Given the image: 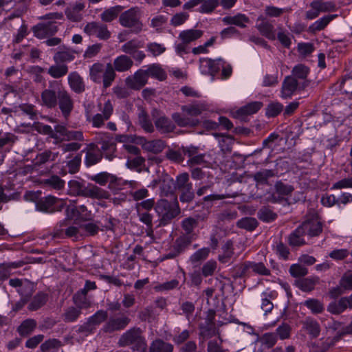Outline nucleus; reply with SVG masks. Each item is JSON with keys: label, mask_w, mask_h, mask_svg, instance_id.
Returning a JSON list of instances; mask_svg holds the SVG:
<instances>
[{"label": "nucleus", "mask_w": 352, "mask_h": 352, "mask_svg": "<svg viewBox=\"0 0 352 352\" xmlns=\"http://www.w3.org/2000/svg\"><path fill=\"white\" fill-rule=\"evenodd\" d=\"M41 104L48 109L58 107L67 120L74 107V101L60 81L52 80L41 93Z\"/></svg>", "instance_id": "obj_1"}, {"label": "nucleus", "mask_w": 352, "mask_h": 352, "mask_svg": "<svg viewBox=\"0 0 352 352\" xmlns=\"http://www.w3.org/2000/svg\"><path fill=\"white\" fill-rule=\"evenodd\" d=\"M68 194L93 199H109L111 194L109 191L84 180H70L68 182Z\"/></svg>", "instance_id": "obj_2"}, {"label": "nucleus", "mask_w": 352, "mask_h": 352, "mask_svg": "<svg viewBox=\"0 0 352 352\" xmlns=\"http://www.w3.org/2000/svg\"><path fill=\"white\" fill-rule=\"evenodd\" d=\"M182 113H174L172 119L180 127H193L199 124V120L195 117L200 115L204 107L200 104L183 105L181 107Z\"/></svg>", "instance_id": "obj_3"}, {"label": "nucleus", "mask_w": 352, "mask_h": 352, "mask_svg": "<svg viewBox=\"0 0 352 352\" xmlns=\"http://www.w3.org/2000/svg\"><path fill=\"white\" fill-rule=\"evenodd\" d=\"M118 344L121 347L130 346L133 351L146 352L147 350L146 339L139 327H133L124 333L120 336Z\"/></svg>", "instance_id": "obj_4"}, {"label": "nucleus", "mask_w": 352, "mask_h": 352, "mask_svg": "<svg viewBox=\"0 0 352 352\" xmlns=\"http://www.w3.org/2000/svg\"><path fill=\"white\" fill-rule=\"evenodd\" d=\"M155 209L160 217V224L164 226L168 224L171 219L180 213V208L176 199L173 203L166 199H160L157 201Z\"/></svg>", "instance_id": "obj_5"}, {"label": "nucleus", "mask_w": 352, "mask_h": 352, "mask_svg": "<svg viewBox=\"0 0 352 352\" xmlns=\"http://www.w3.org/2000/svg\"><path fill=\"white\" fill-rule=\"evenodd\" d=\"M121 25L124 28H131L135 34L140 32L142 30V23L140 21V12L138 7H133L122 12L119 18Z\"/></svg>", "instance_id": "obj_6"}, {"label": "nucleus", "mask_w": 352, "mask_h": 352, "mask_svg": "<svg viewBox=\"0 0 352 352\" xmlns=\"http://www.w3.org/2000/svg\"><path fill=\"white\" fill-rule=\"evenodd\" d=\"M204 34V31L197 29H188L180 32L178 38L181 43H176L175 45V51L177 54L188 53V45L200 38Z\"/></svg>", "instance_id": "obj_7"}, {"label": "nucleus", "mask_w": 352, "mask_h": 352, "mask_svg": "<svg viewBox=\"0 0 352 352\" xmlns=\"http://www.w3.org/2000/svg\"><path fill=\"white\" fill-rule=\"evenodd\" d=\"M65 205V202L64 200L52 195L41 197L36 201V210L45 213H53L56 211H60L64 208Z\"/></svg>", "instance_id": "obj_8"}, {"label": "nucleus", "mask_w": 352, "mask_h": 352, "mask_svg": "<svg viewBox=\"0 0 352 352\" xmlns=\"http://www.w3.org/2000/svg\"><path fill=\"white\" fill-rule=\"evenodd\" d=\"M309 81L300 82L294 76H287L283 81L280 96L290 98L296 91L304 90L309 85Z\"/></svg>", "instance_id": "obj_9"}, {"label": "nucleus", "mask_w": 352, "mask_h": 352, "mask_svg": "<svg viewBox=\"0 0 352 352\" xmlns=\"http://www.w3.org/2000/svg\"><path fill=\"white\" fill-rule=\"evenodd\" d=\"M96 142L100 144V153L102 155L109 160H111L115 157L116 150V144L113 138L110 137L107 133H99L96 137Z\"/></svg>", "instance_id": "obj_10"}, {"label": "nucleus", "mask_w": 352, "mask_h": 352, "mask_svg": "<svg viewBox=\"0 0 352 352\" xmlns=\"http://www.w3.org/2000/svg\"><path fill=\"white\" fill-rule=\"evenodd\" d=\"M300 226L304 234L309 237L318 236L322 232V223L316 214L309 215Z\"/></svg>", "instance_id": "obj_11"}, {"label": "nucleus", "mask_w": 352, "mask_h": 352, "mask_svg": "<svg viewBox=\"0 0 352 352\" xmlns=\"http://www.w3.org/2000/svg\"><path fill=\"white\" fill-rule=\"evenodd\" d=\"M151 115L154 120L155 126L160 133H168L173 131L175 126L169 118L157 109H153Z\"/></svg>", "instance_id": "obj_12"}, {"label": "nucleus", "mask_w": 352, "mask_h": 352, "mask_svg": "<svg viewBox=\"0 0 352 352\" xmlns=\"http://www.w3.org/2000/svg\"><path fill=\"white\" fill-rule=\"evenodd\" d=\"M142 47V43L138 39H131L121 47L122 52L126 54H129L135 61L141 63L146 57V55L143 51L139 49Z\"/></svg>", "instance_id": "obj_13"}, {"label": "nucleus", "mask_w": 352, "mask_h": 352, "mask_svg": "<svg viewBox=\"0 0 352 352\" xmlns=\"http://www.w3.org/2000/svg\"><path fill=\"white\" fill-rule=\"evenodd\" d=\"M148 79L145 70L140 69L134 74L127 76L124 82L131 89L140 90L146 85Z\"/></svg>", "instance_id": "obj_14"}, {"label": "nucleus", "mask_w": 352, "mask_h": 352, "mask_svg": "<svg viewBox=\"0 0 352 352\" xmlns=\"http://www.w3.org/2000/svg\"><path fill=\"white\" fill-rule=\"evenodd\" d=\"M58 30L56 23L54 21L39 23L32 28L34 36L40 39L54 35Z\"/></svg>", "instance_id": "obj_15"}, {"label": "nucleus", "mask_w": 352, "mask_h": 352, "mask_svg": "<svg viewBox=\"0 0 352 352\" xmlns=\"http://www.w3.org/2000/svg\"><path fill=\"white\" fill-rule=\"evenodd\" d=\"M84 32L89 36L96 35L102 40H107L111 36L107 26L96 21L88 23L84 28Z\"/></svg>", "instance_id": "obj_16"}, {"label": "nucleus", "mask_w": 352, "mask_h": 352, "mask_svg": "<svg viewBox=\"0 0 352 352\" xmlns=\"http://www.w3.org/2000/svg\"><path fill=\"white\" fill-rule=\"evenodd\" d=\"M131 320L126 316L112 317L104 324L102 331L104 333H112L124 329L130 322Z\"/></svg>", "instance_id": "obj_17"}, {"label": "nucleus", "mask_w": 352, "mask_h": 352, "mask_svg": "<svg viewBox=\"0 0 352 352\" xmlns=\"http://www.w3.org/2000/svg\"><path fill=\"white\" fill-rule=\"evenodd\" d=\"M352 309V294L349 296L340 298L338 300L331 302L327 306V311L334 315H339L346 309Z\"/></svg>", "instance_id": "obj_18"}, {"label": "nucleus", "mask_w": 352, "mask_h": 352, "mask_svg": "<svg viewBox=\"0 0 352 352\" xmlns=\"http://www.w3.org/2000/svg\"><path fill=\"white\" fill-rule=\"evenodd\" d=\"M223 65V60L218 58L212 60L210 58H201L200 68L203 74H208L214 76L221 69V66Z\"/></svg>", "instance_id": "obj_19"}, {"label": "nucleus", "mask_w": 352, "mask_h": 352, "mask_svg": "<svg viewBox=\"0 0 352 352\" xmlns=\"http://www.w3.org/2000/svg\"><path fill=\"white\" fill-rule=\"evenodd\" d=\"M256 28L267 38L270 40L276 39L274 25L263 16L261 15L258 17Z\"/></svg>", "instance_id": "obj_20"}, {"label": "nucleus", "mask_w": 352, "mask_h": 352, "mask_svg": "<svg viewBox=\"0 0 352 352\" xmlns=\"http://www.w3.org/2000/svg\"><path fill=\"white\" fill-rule=\"evenodd\" d=\"M68 84L70 89L76 94H80L85 91V84L82 78L76 72L68 75Z\"/></svg>", "instance_id": "obj_21"}, {"label": "nucleus", "mask_w": 352, "mask_h": 352, "mask_svg": "<svg viewBox=\"0 0 352 352\" xmlns=\"http://www.w3.org/2000/svg\"><path fill=\"white\" fill-rule=\"evenodd\" d=\"M114 69L118 72H125L129 71L133 65V59L126 54L116 57L112 64Z\"/></svg>", "instance_id": "obj_22"}, {"label": "nucleus", "mask_w": 352, "mask_h": 352, "mask_svg": "<svg viewBox=\"0 0 352 352\" xmlns=\"http://www.w3.org/2000/svg\"><path fill=\"white\" fill-rule=\"evenodd\" d=\"M97 145L94 143L88 145L85 162L87 166H93L100 162L102 158V153L96 151Z\"/></svg>", "instance_id": "obj_23"}, {"label": "nucleus", "mask_w": 352, "mask_h": 352, "mask_svg": "<svg viewBox=\"0 0 352 352\" xmlns=\"http://www.w3.org/2000/svg\"><path fill=\"white\" fill-rule=\"evenodd\" d=\"M224 25H234L241 28H246V23L250 22V19L244 14L238 13L234 16H226L222 19Z\"/></svg>", "instance_id": "obj_24"}, {"label": "nucleus", "mask_w": 352, "mask_h": 352, "mask_svg": "<svg viewBox=\"0 0 352 352\" xmlns=\"http://www.w3.org/2000/svg\"><path fill=\"white\" fill-rule=\"evenodd\" d=\"M85 8L82 3H76L72 7L65 10V14L68 19L73 22L80 21L82 19L81 11Z\"/></svg>", "instance_id": "obj_25"}, {"label": "nucleus", "mask_w": 352, "mask_h": 352, "mask_svg": "<svg viewBox=\"0 0 352 352\" xmlns=\"http://www.w3.org/2000/svg\"><path fill=\"white\" fill-rule=\"evenodd\" d=\"M192 239V236L182 234L176 239L173 248L180 255L188 248L191 244Z\"/></svg>", "instance_id": "obj_26"}, {"label": "nucleus", "mask_w": 352, "mask_h": 352, "mask_svg": "<svg viewBox=\"0 0 352 352\" xmlns=\"http://www.w3.org/2000/svg\"><path fill=\"white\" fill-rule=\"evenodd\" d=\"M173 345L162 339L153 340L149 346V352H173Z\"/></svg>", "instance_id": "obj_27"}, {"label": "nucleus", "mask_w": 352, "mask_h": 352, "mask_svg": "<svg viewBox=\"0 0 352 352\" xmlns=\"http://www.w3.org/2000/svg\"><path fill=\"white\" fill-rule=\"evenodd\" d=\"M116 72L111 63H107L105 65L102 76V82L104 89L109 87L112 85L116 77Z\"/></svg>", "instance_id": "obj_28"}, {"label": "nucleus", "mask_w": 352, "mask_h": 352, "mask_svg": "<svg viewBox=\"0 0 352 352\" xmlns=\"http://www.w3.org/2000/svg\"><path fill=\"white\" fill-rule=\"evenodd\" d=\"M142 144L144 150L156 154L161 153L166 146L165 142L162 140L148 141L144 139Z\"/></svg>", "instance_id": "obj_29"}, {"label": "nucleus", "mask_w": 352, "mask_h": 352, "mask_svg": "<svg viewBox=\"0 0 352 352\" xmlns=\"http://www.w3.org/2000/svg\"><path fill=\"white\" fill-rule=\"evenodd\" d=\"M336 16V14H331L319 19L309 27V31L315 34L317 32L324 30L327 26V25Z\"/></svg>", "instance_id": "obj_30"}, {"label": "nucleus", "mask_w": 352, "mask_h": 352, "mask_svg": "<svg viewBox=\"0 0 352 352\" xmlns=\"http://www.w3.org/2000/svg\"><path fill=\"white\" fill-rule=\"evenodd\" d=\"M310 7L318 10L319 13L333 12L336 9V4L333 1H324V0H314L310 3Z\"/></svg>", "instance_id": "obj_31"}, {"label": "nucleus", "mask_w": 352, "mask_h": 352, "mask_svg": "<svg viewBox=\"0 0 352 352\" xmlns=\"http://www.w3.org/2000/svg\"><path fill=\"white\" fill-rule=\"evenodd\" d=\"M304 231H302L300 226H299L289 236V244L293 247H298L306 243L304 239Z\"/></svg>", "instance_id": "obj_32"}, {"label": "nucleus", "mask_w": 352, "mask_h": 352, "mask_svg": "<svg viewBox=\"0 0 352 352\" xmlns=\"http://www.w3.org/2000/svg\"><path fill=\"white\" fill-rule=\"evenodd\" d=\"M24 263L22 261L3 263L0 266V281L8 278L12 269L21 267Z\"/></svg>", "instance_id": "obj_33"}, {"label": "nucleus", "mask_w": 352, "mask_h": 352, "mask_svg": "<svg viewBox=\"0 0 352 352\" xmlns=\"http://www.w3.org/2000/svg\"><path fill=\"white\" fill-rule=\"evenodd\" d=\"M138 123L147 133H153L155 130L149 116L143 109H141L138 113Z\"/></svg>", "instance_id": "obj_34"}, {"label": "nucleus", "mask_w": 352, "mask_h": 352, "mask_svg": "<svg viewBox=\"0 0 352 352\" xmlns=\"http://www.w3.org/2000/svg\"><path fill=\"white\" fill-rule=\"evenodd\" d=\"M262 106L263 103L261 102L255 101L250 102L237 110L236 115L243 116L254 114L256 113Z\"/></svg>", "instance_id": "obj_35"}, {"label": "nucleus", "mask_w": 352, "mask_h": 352, "mask_svg": "<svg viewBox=\"0 0 352 352\" xmlns=\"http://www.w3.org/2000/svg\"><path fill=\"white\" fill-rule=\"evenodd\" d=\"M222 252L219 255V261L222 263H227L230 261L234 254L233 243L229 240L227 241L221 248Z\"/></svg>", "instance_id": "obj_36"}, {"label": "nucleus", "mask_w": 352, "mask_h": 352, "mask_svg": "<svg viewBox=\"0 0 352 352\" xmlns=\"http://www.w3.org/2000/svg\"><path fill=\"white\" fill-rule=\"evenodd\" d=\"M309 73V69L302 64H298L294 67L292 70V75L300 82L309 81L307 80V76Z\"/></svg>", "instance_id": "obj_37"}, {"label": "nucleus", "mask_w": 352, "mask_h": 352, "mask_svg": "<svg viewBox=\"0 0 352 352\" xmlns=\"http://www.w3.org/2000/svg\"><path fill=\"white\" fill-rule=\"evenodd\" d=\"M90 179L95 182L100 186H105L108 182L115 183L117 177L107 172H102L90 177Z\"/></svg>", "instance_id": "obj_38"}, {"label": "nucleus", "mask_w": 352, "mask_h": 352, "mask_svg": "<svg viewBox=\"0 0 352 352\" xmlns=\"http://www.w3.org/2000/svg\"><path fill=\"white\" fill-rule=\"evenodd\" d=\"M303 305L307 307L313 314H319L324 311V304L318 299L309 298L302 302Z\"/></svg>", "instance_id": "obj_39"}, {"label": "nucleus", "mask_w": 352, "mask_h": 352, "mask_svg": "<svg viewBox=\"0 0 352 352\" xmlns=\"http://www.w3.org/2000/svg\"><path fill=\"white\" fill-rule=\"evenodd\" d=\"M318 282L319 278L311 277L299 280L297 281L296 285L300 290L305 292H309L314 289L316 285L318 283Z\"/></svg>", "instance_id": "obj_40"}, {"label": "nucleus", "mask_w": 352, "mask_h": 352, "mask_svg": "<svg viewBox=\"0 0 352 352\" xmlns=\"http://www.w3.org/2000/svg\"><path fill=\"white\" fill-rule=\"evenodd\" d=\"M304 328L307 333L312 337L316 338L320 332V327L319 323L312 318H307L303 322Z\"/></svg>", "instance_id": "obj_41"}, {"label": "nucleus", "mask_w": 352, "mask_h": 352, "mask_svg": "<svg viewBox=\"0 0 352 352\" xmlns=\"http://www.w3.org/2000/svg\"><path fill=\"white\" fill-rule=\"evenodd\" d=\"M81 314L82 311L79 308L72 306L65 310L62 318L65 322H74L78 320Z\"/></svg>", "instance_id": "obj_42"}, {"label": "nucleus", "mask_w": 352, "mask_h": 352, "mask_svg": "<svg viewBox=\"0 0 352 352\" xmlns=\"http://www.w3.org/2000/svg\"><path fill=\"white\" fill-rule=\"evenodd\" d=\"M41 184L45 187L54 190H60L65 186V181L57 175H52L47 179H43Z\"/></svg>", "instance_id": "obj_43"}, {"label": "nucleus", "mask_w": 352, "mask_h": 352, "mask_svg": "<svg viewBox=\"0 0 352 352\" xmlns=\"http://www.w3.org/2000/svg\"><path fill=\"white\" fill-rule=\"evenodd\" d=\"M105 66L100 63H94L89 69V76L92 81L96 83L102 82V74Z\"/></svg>", "instance_id": "obj_44"}, {"label": "nucleus", "mask_w": 352, "mask_h": 352, "mask_svg": "<svg viewBox=\"0 0 352 352\" xmlns=\"http://www.w3.org/2000/svg\"><path fill=\"white\" fill-rule=\"evenodd\" d=\"M122 9L123 8L121 6L111 7L105 10L100 14V18L102 21L111 22L117 18L119 13L122 11Z\"/></svg>", "instance_id": "obj_45"}, {"label": "nucleus", "mask_w": 352, "mask_h": 352, "mask_svg": "<svg viewBox=\"0 0 352 352\" xmlns=\"http://www.w3.org/2000/svg\"><path fill=\"white\" fill-rule=\"evenodd\" d=\"M50 162L52 161L50 158L48 151L45 150L43 152L38 153L36 157L32 160V170H38L40 168L43 167V165Z\"/></svg>", "instance_id": "obj_46"}, {"label": "nucleus", "mask_w": 352, "mask_h": 352, "mask_svg": "<svg viewBox=\"0 0 352 352\" xmlns=\"http://www.w3.org/2000/svg\"><path fill=\"white\" fill-rule=\"evenodd\" d=\"M144 70L147 74L148 78L151 76L160 80H164L166 77L165 72L159 65L155 64L148 66V68Z\"/></svg>", "instance_id": "obj_47"}, {"label": "nucleus", "mask_w": 352, "mask_h": 352, "mask_svg": "<svg viewBox=\"0 0 352 352\" xmlns=\"http://www.w3.org/2000/svg\"><path fill=\"white\" fill-rule=\"evenodd\" d=\"M47 300V295L43 292L38 293L28 305L30 311H36L43 307Z\"/></svg>", "instance_id": "obj_48"}, {"label": "nucleus", "mask_w": 352, "mask_h": 352, "mask_svg": "<svg viewBox=\"0 0 352 352\" xmlns=\"http://www.w3.org/2000/svg\"><path fill=\"white\" fill-rule=\"evenodd\" d=\"M68 72V67L65 64L54 65L49 67L47 73L54 78H60Z\"/></svg>", "instance_id": "obj_49"}, {"label": "nucleus", "mask_w": 352, "mask_h": 352, "mask_svg": "<svg viewBox=\"0 0 352 352\" xmlns=\"http://www.w3.org/2000/svg\"><path fill=\"white\" fill-rule=\"evenodd\" d=\"M274 175V171L269 169H263L255 173L252 177L259 184H268V179Z\"/></svg>", "instance_id": "obj_50"}, {"label": "nucleus", "mask_w": 352, "mask_h": 352, "mask_svg": "<svg viewBox=\"0 0 352 352\" xmlns=\"http://www.w3.org/2000/svg\"><path fill=\"white\" fill-rule=\"evenodd\" d=\"M36 326V322L34 319H27L20 324L17 331L21 336H27L33 331Z\"/></svg>", "instance_id": "obj_51"}, {"label": "nucleus", "mask_w": 352, "mask_h": 352, "mask_svg": "<svg viewBox=\"0 0 352 352\" xmlns=\"http://www.w3.org/2000/svg\"><path fill=\"white\" fill-rule=\"evenodd\" d=\"M257 217L261 221L270 223L277 218V214L269 207L263 206L258 211Z\"/></svg>", "instance_id": "obj_52"}, {"label": "nucleus", "mask_w": 352, "mask_h": 352, "mask_svg": "<svg viewBox=\"0 0 352 352\" xmlns=\"http://www.w3.org/2000/svg\"><path fill=\"white\" fill-rule=\"evenodd\" d=\"M18 292L21 296V300L23 302V304H25L34 292V286L31 282L28 280H24V283L22 287H20Z\"/></svg>", "instance_id": "obj_53"}, {"label": "nucleus", "mask_w": 352, "mask_h": 352, "mask_svg": "<svg viewBox=\"0 0 352 352\" xmlns=\"http://www.w3.org/2000/svg\"><path fill=\"white\" fill-rule=\"evenodd\" d=\"M62 346L61 342L58 339H49L41 345V350L43 352H58Z\"/></svg>", "instance_id": "obj_54"}, {"label": "nucleus", "mask_w": 352, "mask_h": 352, "mask_svg": "<svg viewBox=\"0 0 352 352\" xmlns=\"http://www.w3.org/2000/svg\"><path fill=\"white\" fill-rule=\"evenodd\" d=\"M180 192L179 200L182 203L188 204L195 199V193L193 189L192 184H190L181 190H179Z\"/></svg>", "instance_id": "obj_55"}, {"label": "nucleus", "mask_w": 352, "mask_h": 352, "mask_svg": "<svg viewBox=\"0 0 352 352\" xmlns=\"http://www.w3.org/2000/svg\"><path fill=\"white\" fill-rule=\"evenodd\" d=\"M127 161L126 166L130 169H138L140 171L141 167L144 165L145 160L140 155L133 157L126 156Z\"/></svg>", "instance_id": "obj_56"}, {"label": "nucleus", "mask_w": 352, "mask_h": 352, "mask_svg": "<svg viewBox=\"0 0 352 352\" xmlns=\"http://www.w3.org/2000/svg\"><path fill=\"white\" fill-rule=\"evenodd\" d=\"M258 224L257 220L253 217L242 218L236 223L239 228L248 231L254 230L258 226Z\"/></svg>", "instance_id": "obj_57"}, {"label": "nucleus", "mask_w": 352, "mask_h": 352, "mask_svg": "<svg viewBox=\"0 0 352 352\" xmlns=\"http://www.w3.org/2000/svg\"><path fill=\"white\" fill-rule=\"evenodd\" d=\"M219 6L218 0H203L198 12L203 14H210Z\"/></svg>", "instance_id": "obj_58"}, {"label": "nucleus", "mask_w": 352, "mask_h": 352, "mask_svg": "<svg viewBox=\"0 0 352 352\" xmlns=\"http://www.w3.org/2000/svg\"><path fill=\"white\" fill-rule=\"evenodd\" d=\"M198 221L193 217H187L182 220L181 226L185 234L183 235H189L192 233L194 229L197 226Z\"/></svg>", "instance_id": "obj_59"}, {"label": "nucleus", "mask_w": 352, "mask_h": 352, "mask_svg": "<svg viewBox=\"0 0 352 352\" xmlns=\"http://www.w3.org/2000/svg\"><path fill=\"white\" fill-rule=\"evenodd\" d=\"M259 342L267 349L273 347L277 342L275 333H265L259 338Z\"/></svg>", "instance_id": "obj_60"}, {"label": "nucleus", "mask_w": 352, "mask_h": 352, "mask_svg": "<svg viewBox=\"0 0 352 352\" xmlns=\"http://www.w3.org/2000/svg\"><path fill=\"white\" fill-rule=\"evenodd\" d=\"M108 318V313L107 311L100 309L97 311L93 316L89 317L88 320L96 329V326L100 325L102 322H104Z\"/></svg>", "instance_id": "obj_61"}, {"label": "nucleus", "mask_w": 352, "mask_h": 352, "mask_svg": "<svg viewBox=\"0 0 352 352\" xmlns=\"http://www.w3.org/2000/svg\"><path fill=\"white\" fill-rule=\"evenodd\" d=\"M87 121L91 124L93 127L100 128L104 125L105 121L108 120L104 118L100 113H98L94 116H91L89 113L86 114Z\"/></svg>", "instance_id": "obj_62"}, {"label": "nucleus", "mask_w": 352, "mask_h": 352, "mask_svg": "<svg viewBox=\"0 0 352 352\" xmlns=\"http://www.w3.org/2000/svg\"><path fill=\"white\" fill-rule=\"evenodd\" d=\"M160 189L164 195L173 194L177 190L174 179L173 178L164 179L161 184Z\"/></svg>", "instance_id": "obj_63"}, {"label": "nucleus", "mask_w": 352, "mask_h": 352, "mask_svg": "<svg viewBox=\"0 0 352 352\" xmlns=\"http://www.w3.org/2000/svg\"><path fill=\"white\" fill-rule=\"evenodd\" d=\"M34 129L36 131L44 135H47L53 139H58V135L54 133L52 126L41 122L34 123Z\"/></svg>", "instance_id": "obj_64"}]
</instances>
